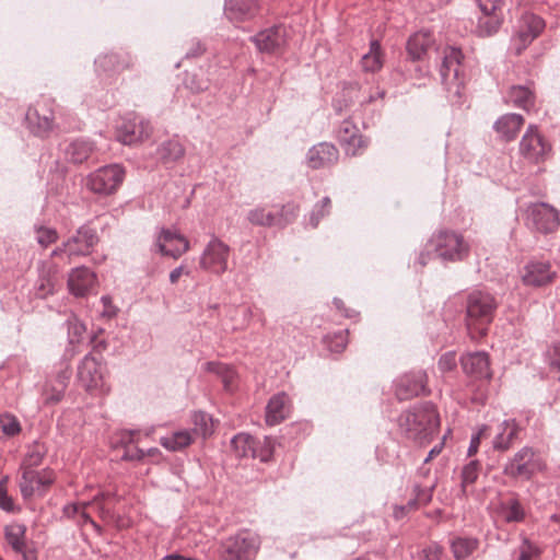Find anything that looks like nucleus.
<instances>
[{"mask_svg":"<svg viewBox=\"0 0 560 560\" xmlns=\"http://www.w3.org/2000/svg\"><path fill=\"white\" fill-rule=\"evenodd\" d=\"M400 432L422 445L430 442L440 427V417L432 402L416 405L398 417Z\"/></svg>","mask_w":560,"mask_h":560,"instance_id":"obj_1","label":"nucleus"},{"mask_svg":"<svg viewBox=\"0 0 560 560\" xmlns=\"http://www.w3.org/2000/svg\"><path fill=\"white\" fill-rule=\"evenodd\" d=\"M498 308L497 299L489 292L475 290L467 296L466 325L472 339L487 335Z\"/></svg>","mask_w":560,"mask_h":560,"instance_id":"obj_2","label":"nucleus"},{"mask_svg":"<svg viewBox=\"0 0 560 560\" xmlns=\"http://www.w3.org/2000/svg\"><path fill=\"white\" fill-rule=\"evenodd\" d=\"M443 261H462L469 255V244L455 231L440 230L428 241V254Z\"/></svg>","mask_w":560,"mask_h":560,"instance_id":"obj_3","label":"nucleus"},{"mask_svg":"<svg viewBox=\"0 0 560 560\" xmlns=\"http://www.w3.org/2000/svg\"><path fill=\"white\" fill-rule=\"evenodd\" d=\"M126 176V170L120 164H109L102 166L89 174L85 179V186L93 194L100 196L114 195L122 185Z\"/></svg>","mask_w":560,"mask_h":560,"instance_id":"obj_4","label":"nucleus"},{"mask_svg":"<svg viewBox=\"0 0 560 560\" xmlns=\"http://www.w3.org/2000/svg\"><path fill=\"white\" fill-rule=\"evenodd\" d=\"M258 549V537L244 530L223 540L219 555L221 560H253Z\"/></svg>","mask_w":560,"mask_h":560,"instance_id":"obj_5","label":"nucleus"},{"mask_svg":"<svg viewBox=\"0 0 560 560\" xmlns=\"http://www.w3.org/2000/svg\"><path fill=\"white\" fill-rule=\"evenodd\" d=\"M54 101L46 100L30 106L25 114V122L28 131L40 139H47L58 127L55 122L52 109Z\"/></svg>","mask_w":560,"mask_h":560,"instance_id":"obj_6","label":"nucleus"},{"mask_svg":"<svg viewBox=\"0 0 560 560\" xmlns=\"http://www.w3.org/2000/svg\"><path fill=\"white\" fill-rule=\"evenodd\" d=\"M541 470V463L529 446L517 451L503 466V475L513 480H530Z\"/></svg>","mask_w":560,"mask_h":560,"instance_id":"obj_7","label":"nucleus"},{"mask_svg":"<svg viewBox=\"0 0 560 560\" xmlns=\"http://www.w3.org/2000/svg\"><path fill=\"white\" fill-rule=\"evenodd\" d=\"M394 394L399 401H405L430 394L428 375L423 370L410 371L394 381Z\"/></svg>","mask_w":560,"mask_h":560,"instance_id":"obj_8","label":"nucleus"},{"mask_svg":"<svg viewBox=\"0 0 560 560\" xmlns=\"http://www.w3.org/2000/svg\"><path fill=\"white\" fill-rule=\"evenodd\" d=\"M527 225L541 234L553 233L560 225L559 212L548 203H533L527 209Z\"/></svg>","mask_w":560,"mask_h":560,"instance_id":"obj_9","label":"nucleus"},{"mask_svg":"<svg viewBox=\"0 0 560 560\" xmlns=\"http://www.w3.org/2000/svg\"><path fill=\"white\" fill-rule=\"evenodd\" d=\"M249 39L261 54L281 55L288 45L287 27L282 24L273 25L258 32Z\"/></svg>","mask_w":560,"mask_h":560,"instance_id":"obj_10","label":"nucleus"},{"mask_svg":"<svg viewBox=\"0 0 560 560\" xmlns=\"http://www.w3.org/2000/svg\"><path fill=\"white\" fill-rule=\"evenodd\" d=\"M545 26V21L540 16L530 12L523 13L513 37L515 55L520 56L541 34Z\"/></svg>","mask_w":560,"mask_h":560,"instance_id":"obj_11","label":"nucleus"},{"mask_svg":"<svg viewBox=\"0 0 560 560\" xmlns=\"http://www.w3.org/2000/svg\"><path fill=\"white\" fill-rule=\"evenodd\" d=\"M463 58L462 50L455 47H448L443 57L440 67V75L442 84L448 91L454 90V94L458 97L462 95L463 81L459 79L460 60Z\"/></svg>","mask_w":560,"mask_h":560,"instance_id":"obj_12","label":"nucleus"},{"mask_svg":"<svg viewBox=\"0 0 560 560\" xmlns=\"http://www.w3.org/2000/svg\"><path fill=\"white\" fill-rule=\"evenodd\" d=\"M550 150V144L539 133L537 126L529 125L520 142L521 155L530 163H540L547 159Z\"/></svg>","mask_w":560,"mask_h":560,"instance_id":"obj_13","label":"nucleus"},{"mask_svg":"<svg viewBox=\"0 0 560 560\" xmlns=\"http://www.w3.org/2000/svg\"><path fill=\"white\" fill-rule=\"evenodd\" d=\"M22 470L19 487L25 500L32 498L34 494L44 495L55 480L54 472L49 469L37 471L27 468Z\"/></svg>","mask_w":560,"mask_h":560,"instance_id":"obj_14","label":"nucleus"},{"mask_svg":"<svg viewBox=\"0 0 560 560\" xmlns=\"http://www.w3.org/2000/svg\"><path fill=\"white\" fill-rule=\"evenodd\" d=\"M230 248L219 238H213L205 248L200 258V267L210 272L221 275L228 269Z\"/></svg>","mask_w":560,"mask_h":560,"instance_id":"obj_15","label":"nucleus"},{"mask_svg":"<svg viewBox=\"0 0 560 560\" xmlns=\"http://www.w3.org/2000/svg\"><path fill=\"white\" fill-rule=\"evenodd\" d=\"M337 139L347 155H359L369 145V140L360 133L357 125L350 119H345L340 124L337 130Z\"/></svg>","mask_w":560,"mask_h":560,"instance_id":"obj_16","label":"nucleus"},{"mask_svg":"<svg viewBox=\"0 0 560 560\" xmlns=\"http://www.w3.org/2000/svg\"><path fill=\"white\" fill-rule=\"evenodd\" d=\"M101 357L86 354L78 366V380L81 385L89 392L101 388L104 384L103 366Z\"/></svg>","mask_w":560,"mask_h":560,"instance_id":"obj_17","label":"nucleus"},{"mask_svg":"<svg viewBox=\"0 0 560 560\" xmlns=\"http://www.w3.org/2000/svg\"><path fill=\"white\" fill-rule=\"evenodd\" d=\"M97 242L98 236L96 231L85 224L80 226L75 233L65 242V246L70 248V257L86 256L91 254Z\"/></svg>","mask_w":560,"mask_h":560,"instance_id":"obj_18","label":"nucleus"},{"mask_svg":"<svg viewBox=\"0 0 560 560\" xmlns=\"http://www.w3.org/2000/svg\"><path fill=\"white\" fill-rule=\"evenodd\" d=\"M156 245L162 255L174 259H177L189 249V242L186 237L167 229L161 231Z\"/></svg>","mask_w":560,"mask_h":560,"instance_id":"obj_19","label":"nucleus"},{"mask_svg":"<svg viewBox=\"0 0 560 560\" xmlns=\"http://www.w3.org/2000/svg\"><path fill=\"white\" fill-rule=\"evenodd\" d=\"M460 364L465 374L474 378L490 380L492 376L489 355L485 351H477L462 355Z\"/></svg>","mask_w":560,"mask_h":560,"instance_id":"obj_20","label":"nucleus"},{"mask_svg":"<svg viewBox=\"0 0 560 560\" xmlns=\"http://www.w3.org/2000/svg\"><path fill=\"white\" fill-rule=\"evenodd\" d=\"M306 159L313 170L329 167L337 163L339 151L332 143L320 142L308 150Z\"/></svg>","mask_w":560,"mask_h":560,"instance_id":"obj_21","label":"nucleus"},{"mask_svg":"<svg viewBox=\"0 0 560 560\" xmlns=\"http://www.w3.org/2000/svg\"><path fill=\"white\" fill-rule=\"evenodd\" d=\"M556 276L548 261H530L525 267L523 281L527 285L544 287L553 282Z\"/></svg>","mask_w":560,"mask_h":560,"instance_id":"obj_22","label":"nucleus"},{"mask_svg":"<svg viewBox=\"0 0 560 560\" xmlns=\"http://www.w3.org/2000/svg\"><path fill=\"white\" fill-rule=\"evenodd\" d=\"M133 59L127 51H110L98 56L95 60L97 70L105 73H116L131 68Z\"/></svg>","mask_w":560,"mask_h":560,"instance_id":"obj_23","label":"nucleus"},{"mask_svg":"<svg viewBox=\"0 0 560 560\" xmlns=\"http://www.w3.org/2000/svg\"><path fill=\"white\" fill-rule=\"evenodd\" d=\"M95 275L86 267L74 268L69 275L68 287L75 296H85L94 288Z\"/></svg>","mask_w":560,"mask_h":560,"instance_id":"obj_24","label":"nucleus"},{"mask_svg":"<svg viewBox=\"0 0 560 560\" xmlns=\"http://www.w3.org/2000/svg\"><path fill=\"white\" fill-rule=\"evenodd\" d=\"M290 413V399L285 393L273 395L266 406V423L277 425L288 418Z\"/></svg>","mask_w":560,"mask_h":560,"instance_id":"obj_25","label":"nucleus"},{"mask_svg":"<svg viewBox=\"0 0 560 560\" xmlns=\"http://www.w3.org/2000/svg\"><path fill=\"white\" fill-rule=\"evenodd\" d=\"M152 127L149 122L143 120L140 121H126L124 122L118 131L117 138L124 144H133L136 142L142 141L145 138H149L151 135Z\"/></svg>","mask_w":560,"mask_h":560,"instance_id":"obj_26","label":"nucleus"},{"mask_svg":"<svg viewBox=\"0 0 560 560\" xmlns=\"http://www.w3.org/2000/svg\"><path fill=\"white\" fill-rule=\"evenodd\" d=\"M434 37L428 31L417 32L407 42V52L412 61L421 60L433 46Z\"/></svg>","mask_w":560,"mask_h":560,"instance_id":"obj_27","label":"nucleus"},{"mask_svg":"<svg viewBox=\"0 0 560 560\" xmlns=\"http://www.w3.org/2000/svg\"><path fill=\"white\" fill-rule=\"evenodd\" d=\"M500 427L501 431L493 440V448L500 452H505L518 439L521 427L514 419L504 420Z\"/></svg>","mask_w":560,"mask_h":560,"instance_id":"obj_28","label":"nucleus"},{"mask_svg":"<svg viewBox=\"0 0 560 560\" xmlns=\"http://www.w3.org/2000/svg\"><path fill=\"white\" fill-rule=\"evenodd\" d=\"M524 125V118L520 114H505L494 122L495 131L506 141L514 140Z\"/></svg>","mask_w":560,"mask_h":560,"instance_id":"obj_29","label":"nucleus"},{"mask_svg":"<svg viewBox=\"0 0 560 560\" xmlns=\"http://www.w3.org/2000/svg\"><path fill=\"white\" fill-rule=\"evenodd\" d=\"M94 151V144L84 139H75L65 148V159L74 164L86 161Z\"/></svg>","mask_w":560,"mask_h":560,"instance_id":"obj_30","label":"nucleus"},{"mask_svg":"<svg viewBox=\"0 0 560 560\" xmlns=\"http://www.w3.org/2000/svg\"><path fill=\"white\" fill-rule=\"evenodd\" d=\"M259 10V0H230L228 12L231 19L244 21L253 19Z\"/></svg>","mask_w":560,"mask_h":560,"instance_id":"obj_31","label":"nucleus"},{"mask_svg":"<svg viewBox=\"0 0 560 560\" xmlns=\"http://www.w3.org/2000/svg\"><path fill=\"white\" fill-rule=\"evenodd\" d=\"M506 103L529 110L535 104V94L529 86L513 85L506 95Z\"/></svg>","mask_w":560,"mask_h":560,"instance_id":"obj_32","label":"nucleus"},{"mask_svg":"<svg viewBox=\"0 0 560 560\" xmlns=\"http://www.w3.org/2000/svg\"><path fill=\"white\" fill-rule=\"evenodd\" d=\"M500 513L506 523H521L526 516L525 510L515 493L500 503Z\"/></svg>","mask_w":560,"mask_h":560,"instance_id":"obj_33","label":"nucleus"},{"mask_svg":"<svg viewBox=\"0 0 560 560\" xmlns=\"http://www.w3.org/2000/svg\"><path fill=\"white\" fill-rule=\"evenodd\" d=\"M207 371L217 374L226 392L232 393L237 387V373L235 370L226 364L219 362H208L206 364Z\"/></svg>","mask_w":560,"mask_h":560,"instance_id":"obj_34","label":"nucleus"},{"mask_svg":"<svg viewBox=\"0 0 560 560\" xmlns=\"http://www.w3.org/2000/svg\"><path fill=\"white\" fill-rule=\"evenodd\" d=\"M361 67L364 72L374 73L383 67V56L378 40H372L370 50L361 58Z\"/></svg>","mask_w":560,"mask_h":560,"instance_id":"obj_35","label":"nucleus"},{"mask_svg":"<svg viewBox=\"0 0 560 560\" xmlns=\"http://www.w3.org/2000/svg\"><path fill=\"white\" fill-rule=\"evenodd\" d=\"M478 540L470 537H457L452 544L451 548L456 560L467 559L478 547Z\"/></svg>","mask_w":560,"mask_h":560,"instance_id":"obj_36","label":"nucleus"},{"mask_svg":"<svg viewBox=\"0 0 560 560\" xmlns=\"http://www.w3.org/2000/svg\"><path fill=\"white\" fill-rule=\"evenodd\" d=\"M25 533L26 527L22 524L5 526V539L15 552L23 551L25 549Z\"/></svg>","mask_w":560,"mask_h":560,"instance_id":"obj_37","label":"nucleus"},{"mask_svg":"<svg viewBox=\"0 0 560 560\" xmlns=\"http://www.w3.org/2000/svg\"><path fill=\"white\" fill-rule=\"evenodd\" d=\"M300 212V206L293 201L282 205L281 208L275 212L276 228L284 229L293 223Z\"/></svg>","mask_w":560,"mask_h":560,"instance_id":"obj_38","label":"nucleus"},{"mask_svg":"<svg viewBox=\"0 0 560 560\" xmlns=\"http://www.w3.org/2000/svg\"><path fill=\"white\" fill-rule=\"evenodd\" d=\"M276 446V440L271 436H264L262 439L255 438V447L252 453V458H258L262 463H267L272 458Z\"/></svg>","mask_w":560,"mask_h":560,"instance_id":"obj_39","label":"nucleus"},{"mask_svg":"<svg viewBox=\"0 0 560 560\" xmlns=\"http://www.w3.org/2000/svg\"><path fill=\"white\" fill-rule=\"evenodd\" d=\"M160 159L167 162H175L184 156L185 150L178 140H167L158 150Z\"/></svg>","mask_w":560,"mask_h":560,"instance_id":"obj_40","label":"nucleus"},{"mask_svg":"<svg viewBox=\"0 0 560 560\" xmlns=\"http://www.w3.org/2000/svg\"><path fill=\"white\" fill-rule=\"evenodd\" d=\"M231 445L237 457H252L255 438L247 433H238L231 440Z\"/></svg>","mask_w":560,"mask_h":560,"instance_id":"obj_41","label":"nucleus"},{"mask_svg":"<svg viewBox=\"0 0 560 560\" xmlns=\"http://www.w3.org/2000/svg\"><path fill=\"white\" fill-rule=\"evenodd\" d=\"M56 277L49 270L42 271L34 287V295L38 299H46L55 292Z\"/></svg>","mask_w":560,"mask_h":560,"instance_id":"obj_42","label":"nucleus"},{"mask_svg":"<svg viewBox=\"0 0 560 560\" xmlns=\"http://www.w3.org/2000/svg\"><path fill=\"white\" fill-rule=\"evenodd\" d=\"M247 220L257 226L276 228L275 212L267 211L264 207H256L248 211Z\"/></svg>","mask_w":560,"mask_h":560,"instance_id":"obj_43","label":"nucleus"},{"mask_svg":"<svg viewBox=\"0 0 560 560\" xmlns=\"http://www.w3.org/2000/svg\"><path fill=\"white\" fill-rule=\"evenodd\" d=\"M502 21L503 16L501 15L481 16L477 25L479 36L489 37L494 35L501 27Z\"/></svg>","mask_w":560,"mask_h":560,"instance_id":"obj_44","label":"nucleus"},{"mask_svg":"<svg viewBox=\"0 0 560 560\" xmlns=\"http://www.w3.org/2000/svg\"><path fill=\"white\" fill-rule=\"evenodd\" d=\"M194 420V433L200 435L202 439L208 438L213 432V420L212 418L202 411L196 412L192 417Z\"/></svg>","mask_w":560,"mask_h":560,"instance_id":"obj_45","label":"nucleus"},{"mask_svg":"<svg viewBox=\"0 0 560 560\" xmlns=\"http://www.w3.org/2000/svg\"><path fill=\"white\" fill-rule=\"evenodd\" d=\"M480 471V463L477 459L470 460L462 470V492L466 495L468 486L476 482Z\"/></svg>","mask_w":560,"mask_h":560,"instance_id":"obj_46","label":"nucleus"},{"mask_svg":"<svg viewBox=\"0 0 560 560\" xmlns=\"http://www.w3.org/2000/svg\"><path fill=\"white\" fill-rule=\"evenodd\" d=\"M331 208V200L329 197H324L320 202L316 203L310 215V225L316 229L323 218L329 214Z\"/></svg>","mask_w":560,"mask_h":560,"instance_id":"obj_47","label":"nucleus"},{"mask_svg":"<svg viewBox=\"0 0 560 560\" xmlns=\"http://www.w3.org/2000/svg\"><path fill=\"white\" fill-rule=\"evenodd\" d=\"M121 442L126 444L125 452L121 455V459L124 460H141L144 456L142 450L136 446H129V444L133 443V432H126L121 435Z\"/></svg>","mask_w":560,"mask_h":560,"instance_id":"obj_48","label":"nucleus"},{"mask_svg":"<svg viewBox=\"0 0 560 560\" xmlns=\"http://www.w3.org/2000/svg\"><path fill=\"white\" fill-rule=\"evenodd\" d=\"M68 326V338L70 343H77L80 342L84 331L85 326L83 323H81L75 316H71L67 320Z\"/></svg>","mask_w":560,"mask_h":560,"instance_id":"obj_49","label":"nucleus"},{"mask_svg":"<svg viewBox=\"0 0 560 560\" xmlns=\"http://www.w3.org/2000/svg\"><path fill=\"white\" fill-rule=\"evenodd\" d=\"M0 430L7 436H14L21 431V425L14 416L5 413L0 416Z\"/></svg>","mask_w":560,"mask_h":560,"instance_id":"obj_50","label":"nucleus"},{"mask_svg":"<svg viewBox=\"0 0 560 560\" xmlns=\"http://www.w3.org/2000/svg\"><path fill=\"white\" fill-rule=\"evenodd\" d=\"M68 380H69V373L65 372L62 374V380L59 381V384H55L51 386L50 394L48 392V388H46L47 402L56 404L61 400V398L63 397L65 390L67 388V385H68Z\"/></svg>","mask_w":560,"mask_h":560,"instance_id":"obj_51","label":"nucleus"},{"mask_svg":"<svg viewBox=\"0 0 560 560\" xmlns=\"http://www.w3.org/2000/svg\"><path fill=\"white\" fill-rule=\"evenodd\" d=\"M35 232L36 240L38 244L42 245L43 247H47L58 240V232L56 231V229L47 226H37L35 228Z\"/></svg>","mask_w":560,"mask_h":560,"instance_id":"obj_52","label":"nucleus"},{"mask_svg":"<svg viewBox=\"0 0 560 560\" xmlns=\"http://www.w3.org/2000/svg\"><path fill=\"white\" fill-rule=\"evenodd\" d=\"M191 434L186 431H179L173 434L171 440L164 445L173 451L182 450L191 443Z\"/></svg>","mask_w":560,"mask_h":560,"instance_id":"obj_53","label":"nucleus"},{"mask_svg":"<svg viewBox=\"0 0 560 560\" xmlns=\"http://www.w3.org/2000/svg\"><path fill=\"white\" fill-rule=\"evenodd\" d=\"M43 458L44 452L38 446H35L25 455L21 465V469H33L34 467L39 466L43 462Z\"/></svg>","mask_w":560,"mask_h":560,"instance_id":"obj_54","label":"nucleus"},{"mask_svg":"<svg viewBox=\"0 0 560 560\" xmlns=\"http://www.w3.org/2000/svg\"><path fill=\"white\" fill-rule=\"evenodd\" d=\"M9 481V477L4 476L0 480V509H2L5 512H14L15 506L13 499L8 494L7 485Z\"/></svg>","mask_w":560,"mask_h":560,"instance_id":"obj_55","label":"nucleus"},{"mask_svg":"<svg viewBox=\"0 0 560 560\" xmlns=\"http://www.w3.org/2000/svg\"><path fill=\"white\" fill-rule=\"evenodd\" d=\"M538 549L528 539H524L518 547V557L516 560H537Z\"/></svg>","mask_w":560,"mask_h":560,"instance_id":"obj_56","label":"nucleus"},{"mask_svg":"<svg viewBox=\"0 0 560 560\" xmlns=\"http://www.w3.org/2000/svg\"><path fill=\"white\" fill-rule=\"evenodd\" d=\"M434 489L435 483L429 487H421L420 485H415L412 492L417 500L421 503V505H427L432 500Z\"/></svg>","mask_w":560,"mask_h":560,"instance_id":"obj_57","label":"nucleus"},{"mask_svg":"<svg viewBox=\"0 0 560 560\" xmlns=\"http://www.w3.org/2000/svg\"><path fill=\"white\" fill-rule=\"evenodd\" d=\"M503 5H504L503 0H487L485 3L479 4L480 10L483 14L482 16H488V15L503 16V14H502Z\"/></svg>","mask_w":560,"mask_h":560,"instance_id":"obj_58","label":"nucleus"},{"mask_svg":"<svg viewBox=\"0 0 560 560\" xmlns=\"http://www.w3.org/2000/svg\"><path fill=\"white\" fill-rule=\"evenodd\" d=\"M205 51H206L205 44L198 38H192L187 43L185 58L186 59L198 58V57L202 56L205 54Z\"/></svg>","mask_w":560,"mask_h":560,"instance_id":"obj_59","label":"nucleus"},{"mask_svg":"<svg viewBox=\"0 0 560 560\" xmlns=\"http://www.w3.org/2000/svg\"><path fill=\"white\" fill-rule=\"evenodd\" d=\"M443 548L438 544H431L422 549L419 560H440Z\"/></svg>","mask_w":560,"mask_h":560,"instance_id":"obj_60","label":"nucleus"},{"mask_svg":"<svg viewBox=\"0 0 560 560\" xmlns=\"http://www.w3.org/2000/svg\"><path fill=\"white\" fill-rule=\"evenodd\" d=\"M348 330L339 331L330 338L329 348L334 352H341L348 342Z\"/></svg>","mask_w":560,"mask_h":560,"instance_id":"obj_61","label":"nucleus"},{"mask_svg":"<svg viewBox=\"0 0 560 560\" xmlns=\"http://www.w3.org/2000/svg\"><path fill=\"white\" fill-rule=\"evenodd\" d=\"M185 85L191 92L200 93L208 89V81L203 79H198L197 75H190L186 78Z\"/></svg>","mask_w":560,"mask_h":560,"instance_id":"obj_62","label":"nucleus"},{"mask_svg":"<svg viewBox=\"0 0 560 560\" xmlns=\"http://www.w3.org/2000/svg\"><path fill=\"white\" fill-rule=\"evenodd\" d=\"M457 365L455 352H446L439 360V369L442 372H450Z\"/></svg>","mask_w":560,"mask_h":560,"instance_id":"obj_63","label":"nucleus"},{"mask_svg":"<svg viewBox=\"0 0 560 560\" xmlns=\"http://www.w3.org/2000/svg\"><path fill=\"white\" fill-rule=\"evenodd\" d=\"M548 354H549L550 365L552 368L560 370V343H555L549 349Z\"/></svg>","mask_w":560,"mask_h":560,"instance_id":"obj_64","label":"nucleus"}]
</instances>
